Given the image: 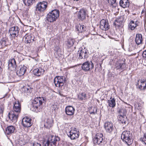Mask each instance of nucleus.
<instances>
[{
	"mask_svg": "<svg viewBox=\"0 0 146 146\" xmlns=\"http://www.w3.org/2000/svg\"><path fill=\"white\" fill-rule=\"evenodd\" d=\"M46 100L45 98L42 97L35 98L33 101L31 110L36 112L40 111L42 110L43 104L46 102Z\"/></svg>",
	"mask_w": 146,
	"mask_h": 146,
	"instance_id": "f257e3e1",
	"label": "nucleus"
},
{
	"mask_svg": "<svg viewBox=\"0 0 146 146\" xmlns=\"http://www.w3.org/2000/svg\"><path fill=\"white\" fill-rule=\"evenodd\" d=\"M59 16V11L58 10L54 9L50 11L46 17V20L51 23L55 21Z\"/></svg>",
	"mask_w": 146,
	"mask_h": 146,
	"instance_id": "f03ea898",
	"label": "nucleus"
},
{
	"mask_svg": "<svg viewBox=\"0 0 146 146\" xmlns=\"http://www.w3.org/2000/svg\"><path fill=\"white\" fill-rule=\"evenodd\" d=\"M132 134L129 131H125L121 134V138L128 145H130L133 143Z\"/></svg>",
	"mask_w": 146,
	"mask_h": 146,
	"instance_id": "7ed1b4c3",
	"label": "nucleus"
},
{
	"mask_svg": "<svg viewBox=\"0 0 146 146\" xmlns=\"http://www.w3.org/2000/svg\"><path fill=\"white\" fill-rule=\"evenodd\" d=\"M59 137L52 135H50L48 138V139L44 145V146H56L57 142L60 140Z\"/></svg>",
	"mask_w": 146,
	"mask_h": 146,
	"instance_id": "20e7f679",
	"label": "nucleus"
},
{
	"mask_svg": "<svg viewBox=\"0 0 146 146\" xmlns=\"http://www.w3.org/2000/svg\"><path fill=\"white\" fill-rule=\"evenodd\" d=\"M66 81V78L64 76H56L54 79V82L57 87H62Z\"/></svg>",
	"mask_w": 146,
	"mask_h": 146,
	"instance_id": "39448f33",
	"label": "nucleus"
},
{
	"mask_svg": "<svg viewBox=\"0 0 146 146\" xmlns=\"http://www.w3.org/2000/svg\"><path fill=\"white\" fill-rule=\"evenodd\" d=\"M77 55L80 59H86L89 56V53L87 50L85 48H80L78 51Z\"/></svg>",
	"mask_w": 146,
	"mask_h": 146,
	"instance_id": "423d86ee",
	"label": "nucleus"
},
{
	"mask_svg": "<svg viewBox=\"0 0 146 146\" xmlns=\"http://www.w3.org/2000/svg\"><path fill=\"white\" fill-rule=\"evenodd\" d=\"M104 139L102 134L98 133L96 134L95 137L93 139V142L95 144H102V143H103L104 142Z\"/></svg>",
	"mask_w": 146,
	"mask_h": 146,
	"instance_id": "0eeeda50",
	"label": "nucleus"
},
{
	"mask_svg": "<svg viewBox=\"0 0 146 146\" xmlns=\"http://www.w3.org/2000/svg\"><path fill=\"white\" fill-rule=\"evenodd\" d=\"M47 7V3L46 1H42L38 3L36 5V10L40 12H44Z\"/></svg>",
	"mask_w": 146,
	"mask_h": 146,
	"instance_id": "6e6552de",
	"label": "nucleus"
},
{
	"mask_svg": "<svg viewBox=\"0 0 146 146\" xmlns=\"http://www.w3.org/2000/svg\"><path fill=\"white\" fill-rule=\"evenodd\" d=\"M20 29L17 26H14L11 28L9 31V33L13 38L17 37L19 33Z\"/></svg>",
	"mask_w": 146,
	"mask_h": 146,
	"instance_id": "1a4fd4ad",
	"label": "nucleus"
},
{
	"mask_svg": "<svg viewBox=\"0 0 146 146\" xmlns=\"http://www.w3.org/2000/svg\"><path fill=\"white\" fill-rule=\"evenodd\" d=\"M94 67V65L91 61H87L83 63L82 68L84 70L87 71L92 69Z\"/></svg>",
	"mask_w": 146,
	"mask_h": 146,
	"instance_id": "9d476101",
	"label": "nucleus"
},
{
	"mask_svg": "<svg viewBox=\"0 0 146 146\" xmlns=\"http://www.w3.org/2000/svg\"><path fill=\"white\" fill-rule=\"evenodd\" d=\"M67 135L71 139H74L78 137L79 134L76 128H74L69 131Z\"/></svg>",
	"mask_w": 146,
	"mask_h": 146,
	"instance_id": "9b49d317",
	"label": "nucleus"
},
{
	"mask_svg": "<svg viewBox=\"0 0 146 146\" xmlns=\"http://www.w3.org/2000/svg\"><path fill=\"white\" fill-rule=\"evenodd\" d=\"M19 115V114L12 111L8 113V117L11 121L15 123L17 120Z\"/></svg>",
	"mask_w": 146,
	"mask_h": 146,
	"instance_id": "f8f14e48",
	"label": "nucleus"
},
{
	"mask_svg": "<svg viewBox=\"0 0 146 146\" xmlns=\"http://www.w3.org/2000/svg\"><path fill=\"white\" fill-rule=\"evenodd\" d=\"M22 124L24 127H30L32 125L31 119L28 117H25L22 119Z\"/></svg>",
	"mask_w": 146,
	"mask_h": 146,
	"instance_id": "ddd939ff",
	"label": "nucleus"
},
{
	"mask_svg": "<svg viewBox=\"0 0 146 146\" xmlns=\"http://www.w3.org/2000/svg\"><path fill=\"white\" fill-rule=\"evenodd\" d=\"M100 29L106 31L109 29V26L107 20H102L100 22Z\"/></svg>",
	"mask_w": 146,
	"mask_h": 146,
	"instance_id": "4468645a",
	"label": "nucleus"
},
{
	"mask_svg": "<svg viewBox=\"0 0 146 146\" xmlns=\"http://www.w3.org/2000/svg\"><path fill=\"white\" fill-rule=\"evenodd\" d=\"M137 86L141 90H145L146 89V80L144 79L139 80Z\"/></svg>",
	"mask_w": 146,
	"mask_h": 146,
	"instance_id": "2eb2a0df",
	"label": "nucleus"
},
{
	"mask_svg": "<svg viewBox=\"0 0 146 146\" xmlns=\"http://www.w3.org/2000/svg\"><path fill=\"white\" fill-rule=\"evenodd\" d=\"M27 67L25 66H21L18 67L17 69L16 74L19 76L23 75L26 71Z\"/></svg>",
	"mask_w": 146,
	"mask_h": 146,
	"instance_id": "dca6fc26",
	"label": "nucleus"
},
{
	"mask_svg": "<svg viewBox=\"0 0 146 146\" xmlns=\"http://www.w3.org/2000/svg\"><path fill=\"white\" fill-rule=\"evenodd\" d=\"M139 22L137 20H131L128 25V28L131 30H133L138 25Z\"/></svg>",
	"mask_w": 146,
	"mask_h": 146,
	"instance_id": "f3484780",
	"label": "nucleus"
},
{
	"mask_svg": "<svg viewBox=\"0 0 146 146\" xmlns=\"http://www.w3.org/2000/svg\"><path fill=\"white\" fill-rule=\"evenodd\" d=\"M13 104V111H12L19 114L21 110V105L19 101H16L14 102Z\"/></svg>",
	"mask_w": 146,
	"mask_h": 146,
	"instance_id": "a211bd4d",
	"label": "nucleus"
},
{
	"mask_svg": "<svg viewBox=\"0 0 146 146\" xmlns=\"http://www.w3.org/2000/svg\"><path fill=\"white\" fill-rule=\"evenodd\" d=\"M87 11L85 9L80 10L78 14V19L82 21L85 19L87 15Z\"/></svg>",
	"mask_w": 146,
	"mask_h": 146,
	"instance_id": "6ab92c4d",
	"label": "nucleus"
},
{
	"mask_svg": "<svg viewBox=\"0 0 146 146\" xmlns=\"http://www.w3.org/2000/svg\"><path fill=\"white\" fill-rule=\"evenodd\" d=\"M16 67V63L15 59L13 58L9 60L8 62V68L11 70H15Z\"/></svg>",
	"mask_w": 146,
	"mask_h": 146,
	"instance_id": "aec40b11",
	"label": "nucleus"
},
{
	"mask_svg": "<svg viewBox=\"0 0 146 146\" xmlns=\"http://www.w3.org/2000/svg\"><path fill=\"white\" fill-rule=\"evenodd\" d=\"M104 127L106 131L108 133L111 132L113 129L112 123L110 122H106L104 124Z\"/></svg>",
	"mask_w": 146,
	"mask_h": 146,
	"instance_id": "412c9836",
	"label": "nucleus"
},
{
	"mask_svg": "<svg viewBox=\"0 0 146 146\" xmlns=\"http://www.w3.org/2000/svg\"><path fill=\"white\" fill-rule=\"evenodd\" d=\"M44 70L41 68H38L34 69L33 71L34 74L37 76H40L43 75Z\"/></svg>",
	"mask_w": 146,
	"mask_h": 146,
	"instance_id": "4be33fe9",
	"label": "nucleus"
},
{
	"mask_svg": "<svg viewBox=\"0 0 146 146\" xmlns=\"http://www.w3.org/2000/svg\"><path fill=\"white\" fill-rule=\"evenodd\" d=\"M75 109L71 106H68L65 109V111L66 114L68 115H71L74 114Z\"/></svg>",
	"mask_w": 146,
	"mask_h": 146,
	"instance_id": "5701e85b",
	"label": "nucleus"
},
{
	"mask_svg": "<svg viewBox=\"0 0 146 146\" xmlns=\"http://www.w3.org/2000/svg\"><path fill=\"white\" fill-rule=\"evenodd\" d=\"M15 127L13 125L8 126L6 128L5 133L7 135L11 134L14 132Z\"/></svg>",
	"mask_w": 146,
	"mask_h": 146,
	"instance_id": "b1692460",
	"label": "nucleus"
},
{
	"mask_svg": "<svg viewBox=\"0 0 146 146\" xmlns=\"http://www.w3.org/2000/svg\"><path fill=\"white\" fill-rule=\"evenodd\" d=\"M24 38L25 39V41L27 43H30L34 41V36L33 35L27 34L25 35Z\"/></svg>",
	"mask_w": 146,
	"mask_h": 146,
	"instance_id": "393cba45",
	"label": "nucleus"
},
{
	"mask_svg": "<svg viewBox=\"0 0 146 146\" xmlns=\"http://www.w3.org/2000/svg\"><path fill=\"white\" fill-rule=\"evenodd\" d=\"M135 42L137 45H139L142 43L143 42L142 36L141 34H137L136 35L135 38Z\"/></svg>",
	"mask_w": 146,
	"mask_h": 146,
	"instance_id": "a878e982",
	"label": "nucleus"
},
{
	"mask_svg": "<svg viewBox=\"0 0 146 146\" xmlns=\"http://www.w3.org/2000/svg\"><path fill=\"white\" fill-rule=\"evenodd\" d=\"M116 68L117 70L121 71V70H125L126 68V65L125 63L118 62L115 65Z\"/></svg>",
	"mask_w": 146,
	"mask_h": 146,
	"instance_id": "bb28decb",
	"label": "nucleus"
},
{
	"mask_svg": "<svg viewBox=\"0 0 146 146\" xmlns=\"http://www.w3.org/2000/svg\"><path fill=\"white\" fill-rule=\"evenodd\" d=\"M119 4L121 6L125 8L129 7V2L128 0H121L119 2Z\"/></svg>",
	"mask_w": 146,
	"mask_h": 146,
	"instance_id": "cd10ccee",
	"label": "nucleus"
},
{
	"mask_svg": "<svg viewBox=\"0 0 146 146\" xmlns=\"http://www.w3.org/2000/svg\"><path fill=\"white\" fill-rule=\"evenodd\" d=\"M87 98V94L85 92L79 93L78 95V99L80 100H86Z\"/></svg>",
	"mask_w": 146,
	"mask_h": 146,
	"instance_id": "c85d7f7f",
	"label": "nucleus"
},
{
	"mask_svg": "<svg viewBox=\"0 0 146 146\" xmlns=\"http://www.w3.org/2000/svg\"><path fill=\"white\" fill-rule=\"evenodd\" d=\"M53 121L52 119H47L44 124V127L47 129H49L52 126Z\"/></svg>",
	"mask_w": 146,
	"mask_h": 146,
	"instance_id": "c756f323",
	"label": "nucleus"
},
{
	"mask_svg": "<svg viewBox=\"0 0 146 146\" xmlns=\"http://www.w3.org/2000/svg\"><path fill=\"white\" fill-rule=\"evenodd\" d=\"M108 105L110 107L114 108L115 107L116 104L115 99L114 98L111 97L108 101Z\"/></svg>",
	"mask_w": 146,
	"mask_h": 146,
	"instance_id": "7c9ffc66",
	"label": "nucleus"
},
{
	"mask_svg": "<svg viewBox=\"0 0 146 146\" xmlns=\"http://www.w3.org/2000/svg\"><path fill=\"white\" fill-rule=\"evenodd\" d=\"M85 27L84 25H77L76 26V31L79 33H82L85 30Z\"/></svg>",
	"mask_w": 146,
	"mask_h": 146,
	"instance_id": "2f4dec72",
	"label": "nucleus"
},
{
	"mask_svg": "<svg viewBox=\"0 0 146 146\" xmlns=\"http://www.w3.org/2000/svg\"><path fill=\"white\" fill-rule=\"evenodd\" d=\"M122 21L120 18L117 19L113 23V24L115 26L119 27L122 25Z\"/></svg>",
	"mask_w": 146,
	"mask_h": 146,
	"instance_id": "473e14b6",
	"label": "nucleus"
},
{
	"mask_svg": "<svg viewBox=\"0 0 146 146\" xmlns=\"http://www.w3.org/2000/svg\"><path fill=\"white\" fill-rule=\"evenodd\" d=\"M35 0H23L25 4L27 6H30L35 2Z\"/></svg>",
	"mask_w": 146,
	"mask_h": 146,
	"instance_id": "72a5a7b5",
	"label": "nucleus"
},
{
	"mask_svg": "<svg viewBox=\"0 0 146 146\" xmlns=\"http://www.w3.org/2000/svg\"><path fill=\"white\" fill-rule=\"evenodd\" d=\"M0 43L2 47H4L8 45L9 42L7 39L3 38L1 40Z\"/></svg>",
	"mask_w": 146,
	"mask_h": 146,
	"instance_id": "f704fd0d",
	"label": "nucleus"
},
{
	"mask_svg": "<svg viewBox=\"0 0 146 146\" xmlns=\"http://www.w3.org/2000/svg\"><path fill=\"white\" fill-rule=\"evenodd\" d=\"M32 89L30 86H24L22 88V90L25 93H29L31 91Z\"/></svg>",
	"mask_w": 146,
	"mask_h": 146,
	"instance_id": "c9c22d12",
	"label": "nucleus"
},
{
	"mask_svg": "<svg viewBox=\"0 0 146 146\" xmlns=\"http://www.w3.org/2000/svg\"><path fill=\"white\" fill-rule=\"evenodd\" d=\"M75 41L74 39H71L68 40L67 44V46L69 48L73 46Z\"/></svg>",
	"mask_w": 146,
	"mask_h": 146,
	"instance_id": "e433bc0d",
	"label": "nucleus"
},
{
	"mask_svg": "<svg viewBox=\"0 0 146 146\" xmlns=\"http://www.w3.org/2000/svg\"><path fill=\"white\" fill-rule=\"evenodd\" d=\"M24 142L22 141H15V146H24Z\"/></svg>",
	"mask_w": 146,
	"mask_h": 146,
	"instance_id": "4c0bfd02",
	"label": "nucleus"
},
{
	"mask_svg": "<svg viewBox=\"0 0 146 146\" xmlns=\"http://www.w3.org/2000/svg\"><path fill=\"white\" fill-rule=\"evenodd\" d=\"M140 140L146 145V133L144 134L143 137L141 138Z\"/></svg>",
	"mask_w": 146,
	"mask_h": 146,
	"instance_id": "58836bf2",
	"label": "nucleus"
},
{
	"mask_svg": "<svg viewBox=\"0 0 146 146\" xmlns=\"http://www.w3.org/2000/svg\"><path fill=\"white\" fill-rule=\"evenodd\" d=\"M121 122L123 124H127V117L126 116H124L123 119L121 121Z\"/></svg>",
	"mask_w": 146,
	"mask_h": 146,
	"instance_id": "ea45409f",
	"label": "nucleus"
},
{
	"mask_svg": "<svg viewBox=\"0 0 146 146\" xmlns=\"http://www.w3.org/2000/svg\"><path fill=\"white\" fill-rule=\"evenodd\" d=\"M119 115H121V114H123V116H125L124 115L126 113V111L125 109H122L120 110L119 111Z\"/></svg>",
	"mask_w": 146,
	"mask_h": 146,
	"instance_id": "a19ab883",
	"label": "nucleus"
},
{
	"mask_svg": "<svg viewBox=\"0 0 146 146\" xmlns=\"http://www.w3.org/2000/svg\"><path fill=\"white\" fill-rule=\"evenodd\" d=\"M109 3L112 5L115 3L116 1V0H106Z\"/></svg>",
	"mask_w": 146,
	"mask_h": 146,
	"instance_id": "79ce46f5",
	"label": "nucleus"
},
{
	"mask_svg": "<svg viewBox=\"0 0 146 146\" xmlns=\"http://www.w3.org/2000/svg\"><path fill=\"white\" fill-rule=\"evenodd\" d=\"M31 146H41V145L40 143L35 142Z\"/></svg>",
	"mask_w": 146,
	"mask_h": 146,
	"instance_id": "37998d69",
	"label": "nucleus"
},
{
	"mask_svg": "<svg viewBox=\"0 0 146 146\" xmlns=\"http://www.w3.org/2000/svg\"><path fill=\"white\" fill-rule=\"evenodd\" d=\"M141 15L142 16H146V12L145 8H143L141 12Z\"/></svg>",
	"mask_w": 146,
	"mask_h": 146,
	"instance_id": "c03bdc74",
	"label": "nucleus"
},
{
	"mask_svg": "<svg viewBox=\"0 0 146 146\" xmlns=\"http://www.w3.org/2000/svg\"><path fill=\"white\" fill-rule=\"evenodd\" d=\"M4 109V106L3 105L0 106V114H2L3 113Z\"/></svg>",
	"mask_w": 146,
	"mask_h": 146,
	"instance_id": "a18cd8bd",
	"label": "nucleus"
},
{
	"mask_svg": "<svg viewBox=\"0 0 146 146\" xmlns=\"http://www.w3.org/2000/svg\"><path fill=\"white\" fill-rule=\"evenodd\" d=\"M97 111V108H94L93 109V111H91L90 112V113L91 114H94L96 113Z\"/></svg>",
	"mask_w": 146,
	"mask_h": 146,
	"instance_id": "49530a36",
	"label": "nucleus"
},
{
	"mask_svg": "<svg viewBox=\"0 0 146 146\" xmlns=\"http://www.w3.org/2000/svg\"><path fill=\"white\" fill-rule=\"evenodd\" d=\"M124 116H123V114H121V115H119V117H118L119 120H120V121H121L122 119H123Z\"/></svg>",
	"mask_w": 146,
	"mask_h": 146,
	"instance_id": "de8ad7c7",
	"label": "nucleus"
},
{
	"mask_svg": "<svg viewBox=\"0 0 146 146\" xmlns=\"http://www.w3.org/2000/svg\"><path fill=\"white\" fill-rule=\"evenodd\" d=\"M142 56L143 58L146 59V50L143 52L142 54Z\"/></svg>",
	"mask_w": 146,
	"mask_h": 146,
	"instance_id": "09e8293b",
	"label": "nucleus"
},
{
	"mask_svg": "<svg viewBox=\"0 0 146 146\" xmlns=\"http://www.w3.org/2000/svg\"><path fill=\"white\" fill-rule=\"evenodd\" d=\"M1 60H0V71L1 70Z\"/></svg>",
	"mask_w": 146,
	"mask_h": 146,
	"instance_id": "8fccbe9b",
	"label": "nucleus"
}]
</instances>
